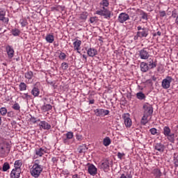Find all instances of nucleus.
Here are the masks:
<instances>
[{
  "label": "nucleus",
  "instance_id": "nucleus-1",
  "mask_svg": "<svg viewBox=\"0 0 178 178\" xmlns=\"http://www.w3.org/2000/svg\"><path fill=\"white\" fill-rule=\"evenodd\" d=\"M152 113H154V108H152V106L147 103L143 105V116L140 120L141 124L145 126V124L149 122L148 118L151 119L152 117Z\"/></svg>",
  "mask_w": 178,
  "mask_h": 178
},
{
  "label": "nucleus",
  "instance_id": "nucleus-2",
  "mask_svg": "<svg viewBox=\"0 0 178 178\" xmlns=\"http://www.w3.org/2000/svg\"><path fill=\"white\" fill-rule=\"evenodd\" d=\"M42 170H44V166L40 164V160L37 159L33 162V165L30 169V173L32 177L38 178L41 176Z\"/></svg>",
  "mask_w": 178,
  "mask_h": 178
},
{
  "label": "nucleus",
  "instance_id": "nucleus-3",
  "mask_svg": "<svg viewBox=\"0 0 178 178\" xmlns=\"http://www.w3.org/2000/svg\"><path fill=\"white\" fill-rule=\"evenodd\" d=\"M10 152V145L8 143H3L0 144V156L3 158L7 156L8 154Z\"/></svg>",
  "mask_w": 178,
  "mask_h": 178
},
{
  "label": "nucleus",
  "instance_id": "nucleus-4",
  "mask_svg": "<svg viewBox=\"0 0 178 178\" xmlns=\"http://www.w3.org/2000/svg\"><path fill=\"white\" fill-rule=\"evenodd\" d=\"M163 134L165 137H167L168 140L170 141V143H175V134H172V131L169 127L165 126L163 127Z\"/></svg>",
  "mask_w": 178,
  "mask_h": 178
},
{
  "label": "nucleus",
  "instance_id": "nucleus-5",
  "mask_svg": "<svg viewBox=\"0 0 178 178\" xmlns=\"http://www.w3.org/2000/svg\"><path fill=\"white\" fill-rule=\"evenodd\" d=\"M96 15H99V16H104L105 19H111V11L105 7H102V9L97 10Z\"/></svg>",
  "mask_w": 178,
  "mask_h": 178
},
{
  "label": "nucleus",
  "instance_id": "nucleus-6",
  "mask_svg": "<svg viewBox=\"0 0 178 178\" xmlns=\"http://www.w3.org/2000/svg\"><path fill=\"white\" fill-rule=\"evenodd\" d=\"M173 81V78L172 76H166L164 79H163L161 82V86L164 90H168V88H170V83Z\"/></svg>",
  "mask_w": 178,
  "mask_h": 178
},
{
  "label": "nucleus",
  "instance_id": "nucleus-7",
  "mask_svg": "<svg viewBox=\"0 0 178 178\" xmlns=\"http://www.w3.org/2000/svg\"><path fill=\"white\" fill-rule=\"evenodd\" d=\"M139 56L140 59L147 60L149 58V49L148 48H143L139 51Z\"/></svg>",
  "mask_w": 178,
  "mask_h": 178
},
{
  "label": "nucleus",
  "instance_id": "nucleus-8",
  "mask_svg": "<svg viewBox=\"0 0 178 178\" xmlns=\"http://www.w3.org/2000/svg\"><path fill=\"white\" fill-rule=\"evenodd\" d=\"M127 20H130V16L129 14L126 13H121L118 18V22L119 23L123 24L124 22H127Z\"/></svg>",
  "mask_w": 178,
  "mask_h": 178
},
{
  "label": "nucleus",
  "instance_id": "nucleus-9",
  "mask_svg": "<svg viewBox=\"0 0 178 178\" xmlns=\"http://www.w3.org/2000/svg\"><path fill=\"white\" fill-rule=\"evenodd\" d=\"M95 115L97 116H106L109 115V110H105L104 108H97L94 111Z\"/></svg>",
  "mask_w": 178,
  "mask_h": 178
},
{
  "label": "nucleus",
  "instance_id": "nucleus-10",
  "mask_svg": "<svg viewBox=\"0 0 178 178\" xmlns=\"http://www.w3.org/2000/svg\"><path fill=\"white\" fill-rule=\"evenodd\" d=\"M122 118L124 119L125 127H131L132 122H131V119L130 118V114L124 113L122 115Z\"/></svg>",
  "mask_w": 178,
  "mask_h": 178
},
{
  "label": "nucleus",
  "instance_id": "nucleus-11",
  "mask_svg": "<svg viewBox=\"0 0 178 178\" xmlns=\"http://www.w3.org/2000/svg\"><path fill=\"white\" fill-rule=\"evenodd\" d=\"M97 167H95L94 164H90L88 166V172L91 176H95V175H97Z\"/></svg>",
  "mask_w": 178,
  "mask_h": 178
},
{
  "label": "nucleus",
  "instance_id": "nucleus-12",
  "mask_svg": "<svg viewBox=\"0 0 178 178\" xmlns=\"http://www.w3.org/2000/svg\"><path fill=\"white\" fill-rule=\"evenodd\" d=\"M7 55L10 59H12L15 55V50L13 49V47L10 45H8L6 47Z\"/></svg>",
  "mask_w": 178,
  "mask_h": 178
},
{
  "label": "nucleus",
  "instance_id": "nucleus-13",
  "mask_svg": "<svg viewBox=\"0 0 178 178\" xmlns=\"http://www.w3.org/2000/svg\"><path fill=\"white\" fill-rule=\"evenodd\" d=\"M138 35L140 38H145L148 37V29L147 28H143V30L138 31Z\"/></svg>",
  "mask_w": 178,
  "mask_h": 178
},
{
  "label": "nucleus",
  "instance_id": "nucleus-14",
  "mask_svg": "<svg viewBox=\"0 0 178 178\" xmlns=\"http://www.w3.org/2000/svg\"><path fill=\"white\" fill-rule=\"evenodd\" d=\"M39 127L40 129H43V130H49L51 129V124L46 121H40Z\"/></svg>",
  "mask_w": 178,
  "mask_h": 178
},
{
  "label": "nucleus",
  "instance_id": "nucleus-15",
  "mask_svg": "<svg viewBox=\"0 0 178 178\" xmlns=\"http://www.w3.org/2000/svg\"><path fill=\"white\" fill-rule=\"evenodd\" d=\"M21 170H17L13 168L10 175L11 178H19L20 177Z\"/></svg>",
  "mask_w": 178,
  "mask_h": 178
},
{
  "label": "nucleus",
  "instance_id": "nucleus-16",
  "mask_svg": "<svg viewBox=\"0 0 178 178\" xmlns=\"http://www.w3.org/2000/svg\"><path fill=\"white\" fill-rule=\"evenodd\" d=\"M35 155L37 156H42V155H44V154H45L47 152V149L45 148H42V147H40L38 149H36L35 150Z\"/></svg>",
  "mask_w": 178,
  "mask_h": 178
},
{
  "label": "nucleus",
  "instance_id": "nucleus-17",
  "mask_svg": "<svg viewBox=\"0 0 178 178\" xmlns=\"http://www.w3.org/2000/svg\"><path fill=\"white\" fill-rule=\"evenodd\" d=\"M154 149L159 151V152H163V151H165V145L161 143H156L154 145Z\"/></svg>",
  "mask_w": 178,
  "mask_h": 178
},
{
  "label": "nucleus",
  "instance_id": "nucleus-18",
  "mask_svg": "<svg viewBox=\"0 0 178 178\" xmlns=\"http://www.w3.org/2000/svg\"><path fill=\"white\" fill-rule=\"evenodd\" d=\"M74 49L77 51L78 54H80V47L81 46V40H76L73 42Z\"/></svg>",
  "mask_w": 178,
  "mask_h": 178
},
{
  "label": "nucleus",
  "instance_id": "nucleus-19",
  "mask_svg": "<svg viewBox=\"0 0 178 178\" xmlns=\"http://www.w3.org/2000/svg\"><path fill=\"white\" fill-rule=\"evenodd\" d=\"M87 54L88 56L93 58V56H95V55H98V51L94 48H90L88 49Z\"/></svg>",
  "mask_w": 178,
  "mask_h": 178
},
{
  "label": "nucleus",
  "instance_id": "nucleus-20",
  "mask_svg": "<svg viewBox=\"0 0 178 178\" xmlns=\"http://www.w3.org/2000/svg\"><path fill=\"white\" fill-rule=\"evenodd\" d=\"M101 169H103L104 172H108L109 170V161L108 160L104 161L101 165H100Z\"/></svg>",
  "mask_w": 178,
  "mask_h": 178
},
{
  "label": "nucleus",
  "instance_id": "nucleus-21",
  "mask_svg": "<svg viewBox=\"0 0 178 178\" xmlns=\"http://www.w3.org/2000/svg\"><path fill=\"white\" fill-rule=\"evenodd\" d=\"M149 67L148 66V63H145V62H142L140 63V70L141 72H143V73H145L147 72H148Z\"/></svg>",
  "mask_w": 178,
  "mask_h": 178
},
{
  "label": "nucleus",
  "instance_id": "nucleus-22",
  "mask_svg": "<svg viewBox=\"0 0 178 178\" xmlns=\"http://www.w3.org/2000/svg\"><path fill=\"white\" fill-rule=\"evenodd\" d=\"M40 109L42 112H48V111H51V109H52V106L51 104H44L41 106Z\"/></svg>",
  "mask_w": 178,
  "mask_h": 178
},
{
  "label": "nucleus",
  "instance_id": "nucleus-23",
  "mask_svg": "<svg viewBox=\"0 0 178 178\" xmlns=\"http://www.w3.org/2000/svg\"><path fill=\"white\" fill-rule=\"evenodd\" d=\"M147 65L149 66V69H154V67L156 66V60L154 61V60L149 58Z\"/></svg>",
  "mask_w": 178,
  "mask_h": 178
},
{
  "label": "nucleus",
  "instance_id": "nucleus-24",
  "mask_svg": "<svg viewBox=\"0 0 178 178\" xmlns=\"http://www.w3.org/2000/svg\"><path fill=\"white\" fill-rule=\"evenodd\" d=\"M22 165H23V163H22V160H17L15 161V163H14V166H15L14 169L21 170L20 168H22Z\"/></svg>",
  "mask_w": 178,
  "mask_h": 178
},
{
  "label": "nucleus",
  "instance_id": "nucleus-25",
  "mask_svg": "<svg viewBox=\"0 0 178 178\" xmlns=\"http://www.w3.org/2000/svg\"><path fill=\"white\" fill-rule=\"evenodd\" d=\"M152 173L156 178H159L162 176V172H161V170L158 168L154 169Z\"/></svg>",
  "mask_w": 178,
  "mask_h": 178
},
{
  "label": "nucleus",
  "instance_id": "nucleus-26",
  "mask_svg": "<svg viewBox=\"0 0 178 178\" xmlns=\"http://www.w3.org/2000/svg\"><path fill=\"white\" fill-rule=\"evenodd\" d=\"M45 40L47 42H49V44H52V42H54V41L55 40V38L54 37L53 35L49 34V35H47Z\"/></svg>",
  "mask_w": 178,
  "mask_h": 178
},
{
  "label": "nucleus",
  "instance_id": "nucleus-27",
  "mask_svg": "<svg viewBox=\"0 0 178 178\" xmlns=\"http://www.w3.org/2000/svg\"><path fill=\"white\" fill-rule=\"evenodd\" d=\"M111 143H112V141L110 137H106L103 140V145H104V147H108V145H111Z\"/></svg>",
  "mask_w": 178,
  "mask_h": 178
},
{
  "label": "nucleus",
  "instance_id": "nucleus-28",
  "mask_svg": "<svg viewBox=\"0 0 178 178\" xmlns=\"http://www.w3.org/2000/svg\"><path fill=\"white\" fill-rule=\"evenodd\" d=\"M87 149H88V148H87V146L86 145H81L78 148V151L79 154H84L85 152H87Z\"/></svg>",
  "mask_w": 178,
  "mask_h": 178
},
{
  "label": "nucleus",
  "instance_id": "nucleus-29",
  "mask_svg": "<svg viewBox=\"0 0 178 178\" xmlns=\"http://www.w3.org/2000/svg\"><path fill=\"white\" fill-rule=\"evenodd\" d=\"M31 92L33 97H38L40 95V89L37 87H34Z\"/></svg>",
  "mask_w": 178,
  "mask_h": 178
},
{
  "label": "nucleus",
  "instance_id": "nucleus-30",
  "mask_svg": "<svg viewBox=\"0 0 178 178\" xmlns=\"http://www.w3.org/2000/svg\"><path fill=\"white\" fill-rule=\"evenodd\" d=\"M139 15L142 16L143 20H148V14L144 12L143 10H138Z\"/></svg>",
  "mask_w": 178,
  "mask_h": 178
},
{
  "label": "nucleus",
  "instance_id": "nucleus-31",
  "mask_svg": "<svg viewBox=\"0 0 178 178\" xmlns=\"http://www.w3.org/2000/svg\"><path fill=\"white\" fill-rule=\"evenodd\" d=\"M34 76V74L31 71H28L24 74L25 79H27L28 80H31L33 77Z\"/></svg>",
  "mask_w": 178,
  "mask_h": 178
},
{
  "label": "nucleus",
  "instance_id": "nucleus-32",
  "mask_svg": "<svg viewBox=\"0 0 178 178\" xmlns=\"http://www.w3.org/2000/svg\"><path fill=\"white\" fill-rule=\"evenodd\" d=\"M173 161H174L175 166L176 168H178V153H174Z\"/></svg>",
  "mask_w": 178,
  "mask_h": 178
},
{
  "label": "nucleus",
  "instance_id": "nucleus-33",
  "mask_svg": "<svg viewBox=\"0 0 178 178\" xmlns=\"http://www.w3.org/2000/svg\"><path fill=\"white\" fill-rule=\"evenodd\" d=\"M87 17H88V13L87 12H83L79 15V18L81 19V20H86Z\"/></svg>",
  "mask_w": 178,
  "mask_h": 178
},
{
  "label": "nucleus",
  "instance_id": "nucleus-34",
  "mask_svg": "<svg viewBox=\"0 0 178 178\" xmlns=\"http://www.w3.org/2000/svg\"><path fill=\"white\" fill-rule=\"evenodd\" d=\"M136 97L138 99H140V100L145 99V95L143 93V92H139L136 93Z\"/></svg>",
  "mask_w": 178,
  "mask_h": 178
},
{
  "label": "nucleus",
  "instance_id": "nucleus-35",
  "mask_svg": "<svg viewBox=\"0 0 178 178\" xmlns=\"http://www.w3.org/2000/svg\"><path fill=\"white\" fill-rule=\"evenodd\" d=\"M19 87L21 91H26V90H27V85H26L24 82L20 83Z\"/></svg>",
  "mask_w": 178,
  "mask_h": 178
},
{
  "label": "nucleus",
  "instance_id": "nucleus-36",
  "mask_svg": "<svg viewBox=\"0 0 178 178\" xmlns=\"http://www.w3.org/2000/svg\"><path fill=\"white\" fill-rule=\"evenodd\" d=\"M100 6H103V8H108V6H109V1L102 0V1L100 2Z\"/></svg>",
  "mask_w": 178,
  "mask_h": 178
},
{
  "label": "nucleus",
  "instance_id": "nucleus-37",
  "mask_svg": "<svg viewBox=\"0 0 178 178\" xmlns=\"http://www.w3.org/2000/svg\"><path fill=\"white\" fill-rule=\"evenodd\" d=\"M11 33L14 37H17V35H20V31L17 29H12Z\"/></svg>",
  "mask_w": 178,
  "mask_h": 178
},
{
  "label": "nucleus",
  "instance_id": "nucleus-38",
  "mask_svg": "<svg viewBox=\"0 0 178 178\" xmlns=\"http://www.w3.org/2000/svg\"><path fill=\"white\" fill-rule=\"evenodd\" d=\"M0 21L8 24L9 23V18L5 17V15H0Z\"/></svg>",
  "mask_w": 178,
  "mask_h": 178
},
{
  "label": "nucleus",
  "instance_id": "nucleus-39",
  "mask_svg": "<svg viewBox=\"0 0 178 178\" xmlns=\"http://www.w3.org/2000/svg\"><path fill=\"white\" fill-rule=\"evenodd\" d=\"M10 169V165L9 163H4L3 165V172H8Z\"/></svg>",
  "mask_w": 178,
  "mask_h": 178
},
{
  "label": "nucleus",
  "instance_id": "nucleus-40",
  "mask_svg": "<svg viewBox=\"0 0 178 178\" xmlns=\"http://www.w3.org/2000/svg\"><path fill=\"white\" fill-rule=\"evenodd\" d=\"M0 113L2 116H6V115L8 113V109L5 107H1L0 108Z\"/></svg>",
  "mask_w": 178,
  "mask_h": 178
},
{
  "label": "nucleus",
  "instance_id": "nucleus-41",
  "mask_svg": "<svg viewBox=\"0 0 178 178\" xmlns=\"http://www.w3.org/2000/svg\"><path fill=\"white\" fill-rule=\"evenodd\" d=\"M22 99H26V101H29V99H31V95H29V93H24L22 95Z\"/></svg>",
  "mask_w": 178,
  "mask_h": 178
},
{
  "label": "nucleus",
  "instance_id": "nucleus-42",
  "mask_svg": "<svg viewBox=\"0 0 178 178\" xmlns=\"http://www.w3.org/2000/svg\"><path fill=\"white\" fill-rule=\"evenodd\" d=\"M13 109H14V111H20V104H19V103H15L13 106H12Z\"/></svg>",
  "mask_w": 178,
  "mask_h": 178
},
{
  "label": "nucleus",
  "instance_id": "nucleus-43",
  "mask_svg": "<svg viewBox=\"0 0 178 178\" xmlns=\"http://www.w3.org/2000/svg\"><path fill=\"white\" fill-rule=\"evenodd\" d=\"M120 178H133L131 173L122 174Z\"/></svg>",
  "mask_w": 178,
  "mask_h": 178
},
{
  "label": "nucleus",
  "instance_id": "nucleus-44",
  "mask_svg": "<svg viewBox=\"0 0 178 178\" xmlns=\"http://www.w3.org/2000/svg\"><path fill=\"white\" fill-rule=\"evenodd\" d=\"M58 58L61 60H65V59H66V54L63 52H61V53H60Z\"/></svg>",
  "mask_w": 178,
  "mask_h": 178
},
{
  "label": "nucleus",
  "instance_id": "nucleus-45",
  "mask_svg": "<svg viewBox=\"0 0 178 178\" xmlns=\"http://www.w3.org/2000/svg\"><path fill=\"white\" fill-rule=\"evenodd\" d=\"M149 132L152 136H155L156 134H158V130L156 128H152L149 129Z\"/></svg>",
  "mask_w": 178,
  "mask_h": 178
},
{
  "label": "nucleus",
  "instance_id": "nucleus-46",
  "mask_svg": "<svg viewBox=\"0 0 178 178\" xmlns=\"http://www.w3.org/2000/svg\"><path fill=\"white\" fill-rule=\"evenodd\" d=\"M66 137L67 140H72L73 138V132L70 131L66 134Z\"/></svg>",
  "mask_w": 178,
  "mask_h": 178
},
{
  "label": "nucleus",
  "instance_id": "nucleus-47",
  "mask_svg": "<svg viewBox=\"0 0 178 178\" xmlns=\"http://www.w3.org/2000/svg\"><path fill=\"white\" fill-rule=\"evenodd\" d=\"M61 66H62L63 70H66L69 67V64H67V63H63L61 64Z\"/></svg>",
  "mask_w": 178,
  "mask_h": 178
},
{
  "label": "nucleus",
  "instance_id": "nucleus-48",
  "mask_svg": "<svg viewBox=\"0 0 178 178\" xmlns=\"http://www.w3.org/2000/svg\"><path fill=\"white\" fill-rule=\"evenodd\" d=\"M30 120L31 123H33V124H35V123H37V118H35V117L31 115Z\"/></svg>",
  "mask_w": 178,
  "mask_h": 178
},
{
  "label": "nucleus",
  "instance_id": "nucleus-49",
  "mask_svg": "<svg viewBox=\"0 0 178 178\" xmlns=\"http://www.w3.org/2000/svg\"><path fill=\"white\" fill-rule=\"evenodd\" d=\"M124 155V153L118 152L117 156L119 159H122Z\"/></svg>",
  "mask_w": 178,
  "mask_h": 178
},
{
  "label": "nucleus",
  "instance_id": "nucleus-50",
  "mask_svg": "<svg viewBox=\"0 0 178 178\" xmlns=\"http://www.w3.org/2000/svg\"><path fill=\"white\" fill-rule=\"evenodd\" d=\"M0 16H6V11L3 9H0Z\"/></svg>",
  "mask_w": 178,
  "mask_h": 178
},
{
  "label": "nucleus",
  "instance_id": "nucleus-51",
  "mask_svg": "<svg viewBox=\"0 0 178 178\" xmlns=\"http://www.w3.org/2000/svg\"><path fill=\"white\" fill-rule=\"evenodd\" d=\"M172 17H174V19L177 17V12H176V10L172 12Z\"/></svg>",
  "mask_w": 178,
  "mask_h": 178
},
{
  "label": "nucleus",
  "instance_id": "nucleus-52",
  "mask_svg": "<svg viewBox=\"0 0 178 178\" xmlns=\"http://www.w3.org/2000/svg\"><path fill=\"white\" fill-rule=\"evenodd\" d=\"M161 17H165L166 16V12L165 11H159Z\"/></svg>",
  "mask_w": 178,
  "mask_h": 178
},
{
  "label": "nucleus",
  "instance_id": "nucleus-53",
  "mask_svg": "<svg viewBox=\"0 0 178 178\" xmlns=\"http://www.w3.org/2000/svg\"><path fill=\"white\" fill-rule=\"evenodd\" d=\"M7 116H8V118H12V117H13V111L7 112Z\"/></svg>",
  "mask_w": 178,
  "mask_h": 178
},
{
  "label": "nucleus",
  "instance_id": "nucleus-54",
  "mask_svg": "<svg viewBox=\"0 0 178 178\" xmlns=\"http://www.w3.org/2000/svg\"><path fill=\"white\" fill-rule=\"evenodd\" d=\"M95 20H97V18H95V17H90V23H95Z\"/></svg>",
  "mask_w": 178,
  "mask_h": 178
},
{
  "label": "nucleus",
  "instance_id": "nucleus-55",
  "mask_svg": "<svg viewBox=\"0 0 178 178\" xmlns=\"http://www.w3.org/2000/svg\"><path fill=\"white\" fill-rule=\"evenodd\" d=\"M51 161H52L53 163H56L58 162V159L56 157H53L51 159Z\"/></svg>",
  "mask_w": 178,
  "mask_h": 178
},
{
  "label": "nucleus",
  "instance_id": "nucleus-56",
  "mask_svg": "<svg viewBox=\"0 0 178 178\" xmlns=\"http://www.w3.org/2000/svg\"><path fill=\"white\" fill-rule=\"evenodd\" d=\"M138 38H140V36H138V33L137 32L136 35H135L134 37V41H137V40H138Z\"/></svg>",
  "mask_w": 178,
  "mask_h": 178
},
{
  "label": "nucleus",
  "instance_id": "nucleus-57",
  "mask_svg": "<svg viewBox=\"0 0 178 178\" xmlns=\"http://www.w3.org/2000/svg\"><path fill=\"white\" fill-rule=\"evenodd\" d=\"M76 140L81 141V140H83V136L80 135L76 136Z\"/></svg>",
  "mask_w": 178,
  "mask_h": 178
},
{
  "label": "nucleus",
  "instance_id": "nucleus-58",
  "mask_svg": "<svg viewBox=\"0 0 178 178\" xmlns=\"http://www.w3.org/2000/svg\"><path fill=\"white\" fill-rule=\"evenodd\" d=\"M156 35H159V37H161V31H158L157 33H155L154 34V36L156 37Z\"/></svg>",
  "mask_w": 178,
  "mask_h": 178
},
{
  "label": "nucleus",
  "instance_id": "nucleus-59",
  "mask_svg": "<svg viewBox=\"0 0 178 178\" xmlns=\"http://www.w3.org/2000/svg\"><path fill=\"white\" fill-rule=\"evenodd\" d=\"M137 30H138V31H141V30L143 31V27H141V26H138L137 27Z\"/></svg>",
  "mask_w": 178,
  "mask_h": 178
},
{
  "label": "nucleus",
  "instance_id": "nucleus-60",
  "mask_svg": "<svg viewBox=\"0 0 178 178\" xmlns=\"http://www.w3.org/2000/svg\"><path fill=\"white\" fill-rule=\"evenodd\" d=\"M72 178H80V177H79V175L76 174L72 176Z\"/></svg>",
  "mask_w": 178,
  "mask_h": 178
},
{
  "label": "nucleus",
  "instance_id": "nucleus-61",
  "mask_svg": "<svg viewBox=\"0 0 178 178\" xmlns=\"http://www.w3.org/2000/svg\"><path fill=\"white\" fill-rule=\"evenodd\" d=\"M175 23H176V24H177V26H178V16L176 17V19H175Z\"/></svg>",
  "mask_w": 178,
  "mask_h": 178
},
{
  "label": "nucleus",
  "instance_id": "nucleus-62",
  "mask_svg": "<svg viewBox=\"0 0 178 178\" xmlns=\"http://www.w3.org/2000/svg\"><path fill=\"white\" fill-rule=\"evenodd\" d=\"M94 102H95L94 99H91V100H90L89 104H94Z\"/></svg>",
  "mask_w": 178,
  "mask_h": 178
},
{
  "label": "nucleus",
  "instance_id": "nucleus-63",
  "mask_svg": "<svg viewBox=\"0 0 178 178\" xmlns=\"http://www.w3.org/2000/svg\"><path fill=\"white\" fill-rule=\"evenodd\" d=\"M22 27H24L26 26V23L25 22H22L21 23Z\"/></svg>",
  "mask_w": 178,
  "mask_h": 178
},
{
  "label": "nucleus",
  "instance_id": "nucleus-64",
  "mask_svg": "<svg viewBox=\"0 0 178 178\" xmlns=\"http://www.w3.org/2000/svg\"><path fill=\"white\" fill-rule=\"evenodd\" d=\"M50 84H51V86H53L54 88H56V87H55V83H54V82H51Z\"/></svg>",
  "mask_w": 178,
  "mask_h": 178
}]
</instances>
